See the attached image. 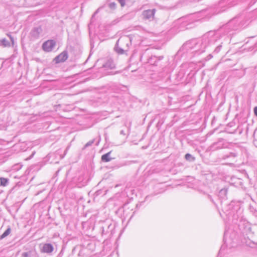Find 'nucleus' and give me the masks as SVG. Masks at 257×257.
<instances>
[{
  "label": "nucleus",
  "instance_id": "nucleus-4",
  "mask_svg": "<svg viewBox=\"0 0 257 257\" xmlns=\"http://www.w3.org/2000/svg\"><path fill=\"white\" fill-rule=\"evenodd\" d=\"M133 37L132 35L121 37L116 42L114 50L119 54H122L127 51L132 45Z\"/></svg>",
  "mask_w": 257,
  "mask_h": 257
},
{
  "label": "nucleus",
  "instance_id": "nucleus-25",
  "mask_svg": "<svg viewBox=\"0 0 257 257\" xmlns=\"http://www.w3.org/2000/svg\"><path fill=\"white\" fill-rule=\"evenodd\" d=\"M117 1L120 3L122 7L125 6V0H117Z\"/></svg>",
  "mask_w": 257,
  "mask_h": 257
},
{
  "label": "nucleus",
  "instance_id": "nucleus-33",
  "mask_svg": "<svg viewBox=\"0 0 257 257\" xmlns=\"http://www.w3.org/2000/svg\"><path fill=\"white\" fill-rule=\"evenodd\" d=\"M118 73V71H116V72H115L114 73V74H116V73ZM113 74H114V73H113Z\"/></svg>",
  "mask_w": 257,
  "mask_h": 257
},
{
  "label": "nucleus",
  "instance_id": "nucleus-6",
  "mask_svg": "<svg viewBox=\"0 0 257 257\" xmlns=\"http://www.w3.org/2000/svg\"><path fill=\"white\" fill-rule=\"evenodd\" d=\"M156 12L155 9L144 10L142 12V17L144 20L152 21L155 19V14Z\"/></svg>",
  "mask_w": 257,
  "mask_h": 257
},
{
  "label": "nucleus",
  "instance_id": "nucleus-11",
  "mask_svg": "<svg viewBox=\"0 0 257 257\" xmlns=\"http://www.w3.org/2000/svg\"><path fill=\"white\" fill-rule=\"evenodd\" d=\"M102 233L107 234L109 232L111 233L114 229V226L111 223L105 224L104 225L101 226Z\"/></svg>",
  "mask_w": 257,
  "mask_h": 257
},
{
  "label": "nucleus",
  "instance_id": "nucleus-34",
  "mask_svg": "<svg viewBox=\"0 0 257 257\" xmlns=\"http://www.w3.org/2000/svg\"><path fill=\"white\" fill-rule=\"evenodd\" d=\"M97 13V12H95V13H94V15H93V16H94V15H95V14Z\"/></svg>",
  "mask_w": 257,
  "mask_h": 257
},
{
  "label": "nucleus",
  "instance_id": "nucleus-21",
  "mask_svg": "<svg viewBox=\"0 0 257 257\" xmlns=\"http://www.w3.org/2000/svg\"><path fill=\"white\" fill-rule=\"evenodd\" d=\"M221 48H222V45H221V44H219V45H218V46L215 48V50H214V51H213V53L214 54H216L220 52V50H221Z\"/></svg>",
  "mask_w": 257,
  "mask_h": 257
},
{
  "label": "nucleus",
  "instance_id": "nucleus-22",
  "mask_svg": "<svg viewBox=\"0 0 257 257\" xmlns=\"http://www.w3.org/2000/svg\"><path fill=\"white\" fill-rule=\"evenodd\" d=\"M108 7L111 10H115L116 7V4L114 2L110 3L108 5Z\"/></svg>",
  "mask_w": 257,
  "mask_h": 257
},
{
  "label": "nucleus",
  "instance_id": "nucleus-28",
  "mask_svg": "<svg viewBox=\"0 0 257 257\" xmlns=\"http://www.w3.org/2000/svg\"><path fill=\"white\" fill-rule=\"evenodd\" d=\"M120 134L121 135H125L124 131H123V130H121V131H120Z\"/></svg>",
  "mask_w": 257,
  "mask_h": 257
},
{
  "label": "nucleus",
  "instance_id": "nucleus-36",
  "mask_svg": "<svg viewBox=\"0 0 257 257\" xmlns=\"http://www.w3.org/2000/svg\"><path fill=\"white\" fill-rule=\"evenodd\" d=\"M97 13V12H95V13H94V15H93V16H94V15H95V14Z\"/></svg>",
  "mask_w": 257,
  "mask_h": 257
},
{
  "label": "nucleus",
  "instance_id": "nucleus-2",
  "mask_svg": "<svg viewBox=\"0 0 257 257\" xmlns=\"http://www.w3.org/2000/svg\"><path fill=\"white\" fill-rule=\"evenodd\" d=\"M219 37V32L209 31L204 35L201 39L186 42L182 46V49L195 54H200L204 52L208 46L216 43Z\"/></svg>",
  "mask_w": 257,
  "mask_h": 257
},
{
  "label": "nucleus",
  "instance_id": "nucleus-9",
  "mask_svg": "<svg viewBox=\"0 0 257 257\" xmlns=\"http://www.w3.org/2000/svg\"><path fill=\"white\" fill-rule=\"evenodd\" d=\"M42 31L43 30L41 27H35L31 30L30 35L33 39H37L39 38Z\"/></svg>",
  "mask_w": 257,
  "mask_h": 257
},
{
  "label": "nucleus",
  "instance_id": "nucleus-26",
  "mask_svg": "<svg viewBox=\"0 0 257 257\" xmlns=\"http://www.w3.org/2000/svg\"><path fill=\"white\" fill-rule=\"evenodd\" d=\"M212 55L211 54H210L209 55H208L206 58H205V60L206 61H208V60H209L210 59H211L212 58Z\"/></svg>",
  "mask_w": 257,
  "mask_h": 257
},
{
  "label": "nucleus",
  "instance_id": "nucleus-29",
  "mask_svg": "<svg viewBox=\"0 0 257 257\" xmlns=\"http://www.w3.org/2000/svg\"><path fill=\"white\" fill-rule=\"evenodd\" d=\"M208 198H209V199H210V200L212 202H213V199H212V198H211V196H210V195H208Z\"/></svg>",
  "mask_w": 257,
  "mask_h": 257
},
{
  "label": "nucleus",
  "instance_id": "nucleus-35",
  "mask_svg": "<svg viewBox=\"0 0 257 257\" xmlns=\"http://www.w3.org/2000/svg\"><path fill=\"white\" fill-rule=\"evenodd\" d=\"M97 13V12H95V13H94V15H93V16H94V15H95V14Z\"/></svg>",
  "mask_w": 257,
  "mask_h": 257
},
{
  "label": "nucleus",
  "instance_id": "nucleus-31",
  "mask_svg": "<svg viewBox=\"0 0 257 257\" xmlns=\"http://www.w3.org/2000/svg\"><path fill=\"white\" fill-rule=\"evenodd\" d=\"M223 246H222L221 247L220 250L219 251V253L221 252V250L223 249Z\"/></svg>",
  "mask_w": 257,
  "mask_h": 257
},
{
  "label": "nucleus",
  "instance_id": "nucleus-23",
  "mask_svg": "<svg viewBox=\"0 0 257 257\" xmlns=\"http://www.w3.org/2000/svg\"><path fill=\"white\" fill-rule=\"evenodd\" d=\"M228 232L227 231H225L224 232V243L226 244V246H228V241L227 240V237L228 236Z\"/></svg>",
  "mask_w": 257,
  "mask_h": 257
},
{
  "label": "nucleus",
  "instance_id": "nucleus-8",
  "mask_svg": "<svg viewBox=\"0 0 257 257\" xmlns=\"http://www.w3.org/2000/svg\"><path fill=\"white\" fill-rule=\"evenodd\" d=\"M68 58V53L66 51H64L56 57L54 60L56 63H60L65 62Z\"/></svg>",
  "mask_w": 257,
  "mask_h": 257
},
{
  "label": "nucleus",
  "instance_id": "nucleus-32",
  "mask_svg": "<svg viewBox=\"0 0 257 257\" xmlns=\"http://www.w3.org/2000/svg\"><path fill=\"white\" fill-rule=\"evenodd\" d=\"M252 243H253V244H257V242H252Z\"/></svg>",
  "mask_w": 257,
  "mask_h": 257
},
{
  "label": "nucleus",
  "instance_id": "nucleus-30",
  "mask_svg": "<svg viewBox=\"0 0 257 257\" xmlns=\"http://www.w3.org/2000/svg\"><path fill=\"white\" fill-rule=\"evenodd\" d=\"M10 39H11V41H12V42H13V41H14L13 38L11 36H10Z\"/></svg>",
  "mask_w": 257,
  "mask_h": 257
},
{
  "label": "nucleus",
  "instance_id": "nucleus-37",
  "mask_svg": "<svg viewBox=\"0 0 257 257\" xmlns=\"http://www.w3.org/2000/svg\"><path fill=\"white\" fill-rule=\"evenodd\" d=\"M98 144H99V141L97 142L96 145H98Z\"/></svg>",
  "mask_w": 257,
  "mask_h": 257
},
{
  "label": "nucleus",
  "instance_id": "nucleus-27",
  "mask_svg": "<svg viewBox=\"0 0 257 257\" xmlns=\"http://www.w3.org/2000/svg\"><path fill=\"white\" fill-rule=\"evenodd\" d=\"M253 111L255 115L257 116V106H255L253 109Z\"/></svg>",
  "mask_w": 257,
  "mask_h": 257
},
{
  "label": "nucleus",
  "instance_id": "nucleus-3",
  "mask_svg": "<svg viewBox=\"0 0 257 257\" xmlns=\"http://www.w3.org/2000/svg\"><path fill=\"white\" fill-rule=\"evenodd\" d=\"M246 23V22L243 21L242 17L238 16L231 19L224 25L220 30H218L216 32H219L220 34L223 31L227 34L231 31H235L243 27H245L247 25Z\"/></svg>",
  "mask_w": 257,
  "mask_h": 257
},
{
  "label": "nucleus",
  "instance_id": "nucleus-13",
  "mask_svg": "<svg viewBox=\"0 0 257 257\" xmlns=\"http://www.w3.org/2000/svg\"><path fill=\"white\" fill-rule=\"evenodd\" d=\"M54 250V247L51 243H45L43 245L41 249L42 252L50 253Z\"/></svg>",
  "mask_w": 257,
  "mask_h": 257
},
{
  "label": "nucleus",
  "instance_id": "nucleus-17",
  "mask_svg": "<svg viewBox=\"0 0 257 257\" xmlns=\"http://www.w3.org/2000/svg\"><path fill=\"white\" fill-rule=\"evenodd\" d=\"M0 184L1 186H6L8 184L9 179L7 178L1 177L0 178Z\"/></svg>",
  "mask_w": 257,
  "mask_h": 257
},
{
  "label": "nucleus",
  "instance_id": "nucleus-5",
  "mask_svg": "<svg viewBox=\"0 0 257 257\" xmlns=\"http://www.w3.org/2000/svg\"><path fill=\"white\" fill-rule=\"evenodd\" d=\"M238 156V153L236 151L229 152L223 155L221 157V159L223 160L227 161L226 164L229 165H232L233 163L236 162V159Z\"/></svg>",
  "mask_w": 257,
  "mask_h": 257
},
{
  "label": "nucleus",
  "instance_id": "nucleus-19",
  "mask_svg": "<svg viewBox=\"0 0 257 257\" xmlns=\"http://www.w3.org/2000/svg\"><path fill=\"white\" fill-rule=\"evenodd\" d=\"M185 158L186 160L189 161H193L195 160V158L188 153L185 155Z\"/></svg>",
  "mask_w": 257,
  "mask_h": 257
},
{
  "label": "nucleus",
  "instance_id": "nucleus-1",
  "mask_svg": "<svg viewBox=\"0 0 257 257\" xmlns=\"http://www.w3.org/2000/svg\"><path fill=\"white\" fill-rule=\"evenodd\" d=\"M223 211L230 218L232 217V221L238 224V228L243 236L247 238L251 237L254 232L251 230L250 224L242 217V210L239 205L234 202H231L225 206Z\"/></svg>",
  "mask_w": 257,
  "mask_h": 257
},
{
  "label": "nucleus",
  "instance_id": "nucleus-14",
  "mask_svg": "<svg viewBox=\"0 0 257 257\" xmlns=\"http://www.w3.org/2000/svg\"><path fill=\"white\" fill-rule=\"evenodd\" d=\"M111 153V151L108 152L101 156V161L104 162H108L110 161L112 158L110 157V155Z\"/></svg>",
  "mask_w": 257,
  "mask_h": 257
},
{
  "label": "nucleus",
  "instance_id": "nucleus-10",
  "mask_svg": "<svg viewBox=\"0 0 257 257\" xmlns=\"http://www.w3.org/2000/svg\"><path fill=\"white\" fill-rule=\"evenodd\" d=\"M102 67L107 69H113L115 68V64L111 58H108L103 64Z\"/></svg>",
  "mask_w": 257,
  "mask_h": 257
},
{
  "label": "nucleus",
  "instance_id": "nucleus-12",
  "mask_svg": "<svg viewBox=\"0 0 257 257\" xmlns=\"http://www.w3.org/2000/svg\"><path fill=\"white\" fill-rule=\"evenodd\" d=\"M38 254L35 249L24 251L21 254V257H37Z\"/></svg>",
  "mask_w": 257,
  "mask_h": 257
},
{
  "label": "nucleus",
  "instance_id": "nucleus-7",
  "mask_svg": "<svg viewBox=\"0 0 257 257\" xmlns=\"http://www.w3.org/2000/svg\"><path fill=\"white\" fill-rule=\"evenodd\" d=\"M56 45V42L54 40H48L43 44V49L46 52H51Z\"/></svg>",
  "mask_w": 257,
  "mask_h": 257
},
{
  "label": "nucleus",
  "instance_id": "nucleus-15",
  "mask_svg": "<svg viewBox=\"0 0 257 257\" xmlns=\"http://www.w3.org/2000/svg\"><path fill=\"white\" fill-rule=\"evenodd\" d=\"M227 193V188H223L219 191L218 195L220 198H223L226 196Z\"/></svg>",
  "mask_w": 257,
  "mask_h": 257
},
{
  "label": "nucleus",
  "instance_id": "nucleus-20",
  "mask_svg": "<svg viewBox=\"0 0 257 257\" xmlns=\"http://www.w3.org/2000/svg\"><path fill=\"white\" fill-rule=\"evenodd\" d=\"M1 44L4 47L10 46V42L6 39H3L1 41Z\"/></svg>",
  "mask_w": 257,
  "mask_h": 257
},
{
  "label": "nucleus",
  "instance_id": "nucleus-24",
  "mask_svg": "<svg viewBox=\"0 0 257 257\" xmlns=\"http://www.w3.org/2000/svg\"><path fill=\"white\" fill-rule=\"evenodd\" d=\"M94 142V139L89 141L88 142H87L84 146V148H86L87 147H88L90 146H91Z\"/></svg>",
  "mask_w": 257,
  "mask_h": 257
},
{
  "label": "nucleus",
  "instance_id": "nucleus-16",
  "mask_svg": "<svg viewBox=\"0 0 257 257\" xmlns=\"http://www.w3.org/2000/svg\"><path fill=\"white\" fill-rule=\"evenodd\" d=\"M163 56H160L159 57H156V56H153V57H152L150 60H149V62L151 63V64H152V63L153 62H154V63H153L154 65L155 64V63L156 62V60H161L162 59H163Z\"/></svg>",
  "mask_w": 257,
  "mask_h": 257
},
{
  "label": "nucleus",
  "instance_id": "nucleus-18",
  "mask_svg": "<svg viewBox=\"0 0 257 257\" xmlns=\"http://www.w3.org/2000/svg\"><path fill=\"white\" fill-rule=\"evenodd\" d=\"M11 231V228L10 227H8L6 229V230L1 235L0 239H3V238L6 237V236H7L10 233Z\"/></svg>",
  "mask_w": 257,
  "mask_h": 257
}]
</instances>
